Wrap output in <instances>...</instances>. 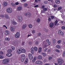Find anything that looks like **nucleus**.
I'll list each match as a JSON object with an SVG mask.
<instances>
[{
    "mask_svg": "<svg viewBox=\"0 0 65 65\" xmlns=\"http://www.w3.org/2000/svg\"><path fill=\"white\" fill-rule=\"evenodd\" d=\"M48 43V45H47ZM43 48L47 47V45H50L51 44V42L49 41V40L47 39L46 41H44L43 42Z\"/></svg>",
    "mask_w": 65,
    "mask_h": 65,
    "instance_id": "obj_1",
    "label": "nucleus"
},
{
    "mask_svg": "<svg viewBox=\"0 0 65 65\" xmlns=\"http://www.w3.org/2000/svg\"><path fill=\"white\" fill-rule=\"evenodd\" d=\"M9 60L8 59H5L3 60V64L6 65L9 63Z\"/></svg>",
    "mask_w": 65,
    "mask_h": 65,
    "instance_id": "obj_2",
    "label": "nucleus"
},
{
    "mask_svg": "<svg viewBox=\"0 0 65 65\" xmlns=\"http://www.w3.org/2000/svg\"><path fill=\"white\" fill-rule=\"evenodd\" d=\"M26 58V56L24 54H22L21 55V62H23L25 59V58Z\"/></svg>",
    "mask_w": 65,
    "mask_h": 65,
    "instance_id": "obj_3",
    "label": "nucleus"
},
{
    "mask_svg": "<svg viewBox=\"0 0 65 65\" xmlns=\"http://www.w3.org/2000/svg\"><path fill=\"white\" fill-rule=\"evenodd\" d=\"M7 12H8L9 13H10L12 12V9L11 8H9L7 9Z\"/></svg>",
    "mask_w": 65,
    "mask_h": 65,
    "instance_id": "obj_4",
    "label": "nucleus"
},
{
    "mask_svg": "<svg viewBox=\"0 0 65 65\" xmlns=\"http://www.w3.org/2000/svg\"><path fill=\"white\" fill-rule=\"evenodd\" d=\"M63 60H62V59H59L57 60L58 63L59 65H62V62Z\"/></svg>",
    "mask_w": 65,
    "mask_h": 65,
    "instance_id": "obj_5",
    "label": "nucleus"
},
{
    "mask_svg": "<svg viewBox=\"0 0 65 65\" xmlns=\"http://www.w3.org/2000/svg\"><path fill=\"white\" fill-rule=\"evenodd\" d=\"M18 20L19 22H20V23L22 22V20H23L22 17L21 16H19L18 18Z\"/></svg>",
    "mask_w": 65,
    "mask_h": 65,
    "instance_id": "obj_6",
    "label": "nucleus"
},
{
    "mask_svg": "<svg viewBox=\"0 0 65 65\" xmlns=\"http://www.w3.org/2000/svg\"><path fill=\"white\" fill-rule=\"evenodd\" d=\"M36 64H38L39 65H40V64L41 65V64H42V62L40 60H38L36 61Z\"/></svg>",
    "mask_w": 65,
    "mask_h": 65,
    "instance_id": "obj_7",
    "label": "nucleus"
},
{
    "mask_svg": "<svg viewBox=\"0 0 65 65\" xmlns=\"http://www.w3.org/2000/svg\"><path fill=\"white\" fill-rule=\"evenodd\" d=\"M20 35V33L19 32H17L16 34L15 35V37L17 38H19Z\"/></svg>",
    "mask_w": 65,
    "mask_h": 65,
    "instance_id": "obj_8",
    "label": "nucleus"
},
{
    "mask_svg": "<svg viewBox=\"0 0 65 65\" xmlns=\"http://www.w3.org/2000/svg\"><path fill=\"white\" fill-rule=\"evenodd\" d=\"M28 57L29 59H30V60H32V59H33V57L32 54H29Z\"/></svg>",
    "mask_w": 65,
    "mask_h": 65,
    "instance_id": "obj_9",
    "label": "nucleus"
},
{
    "mask_svg": "<svg viewBox=\"0 0 65 65\" xmlns=\"http://www.w3.org/2000/svg\"><path fill=\"white\" fill-rule=\"evenodd\" d=\"M5 34L6 35H8L10 34V32L8 30H6L5 32Z\"/></svg>",
    "mask_w": 65,
    "mask_h": 65,
    "instance_id": "obj_10",
    "label": "nucleus"
},
{
    "mask_svg": "<svg viewBox=\"0 0 65 65\" xmlns=\"http://www.w3.org/2000/svg\"><path fill=\"white\" fill-rule=\"evenodd\" d=\"M54 23L53 22H51L49 24V27L51 28H52L53 27V26H54Z\"/></svg>",
    "mask_w": 65,
    "mask_h": 65,
    "instance_id": "obj_11",
    "label": "nucleus"
},
{
    "mask_svg": "<svg viewBox=\"0 0 65 65\" xmlns=\"http://www.w3.org/2000/svg\"><path fill=\"white\" fill-rule=\"evenodd\" d=\"M22 10V7L21 6H19L17 8V10L18 11H21Z\"/></svg>",
    "mask_w": 65,
    "mask_h": 65,
    "instance_id": "obj_12",
    "label": "nucleus"
},
{
    "mask_svg": "<svg viewBox=\"0 0 65 65\" xmlns=\"http://www.w3.org/2000/svg\"><path fill=\"white\" fill-rule=\"evenodd\" d=\"M31 53L32 54H34V47H32V48H31Z\"/></svg>",
    "mask_w": 65,
    "mask_h": 65,
    "instance_id": "obj_13",
    "label": "nucleus"
},
{
    "mask_svg": "<svg viewBox=\"0 0 65 65\" xmlns=\"http://www.w3.org/2000/svg\"><path fill=\"white\" fill-rule=\"evenodd\" d=\"M22 48L18 49L17 51V53L18 54H20L22 53Z\"/></svg>",
    "mask_w": 65,
    "mask_h": 65,
    "instance_id": "obj_14",
    "label": "nucleus"
},
{
    "mask_svg": "<svg viewBox=\"0 0 65 65\" xmlns=\"http://www.w3.org/2000/svg\"><path fill=\"white\" fill-rule=\"evenodd\" d=\"M42 48L41 47H39L38 50V52L39 53H40L41 52V51H42Z\"/></svg>",
    "mask_w": 65,
    "mask_h": 65,
    "instance_id": "obj_15",
    "label": "nucleus"
},
{
    "mask_svg": "<svg viewBox=\"0 0 65 65\" xmlns=\"http://www.w3.org/2000/svg\"><path fill=\"white\" fill-rule=\"evenodd\" d=\"M57 23H58V21L57 20H56L55 22V26H58V25H59V24H57Z\"/></svg>",
    "mask_w": 65,
    "mask_h": 65,
    "instance_id": "obj_16",
    "label": "nucleus"
},
{
    "mask_svg": "<svg viewBox=\"0 0 65 65\" xmlns=\"http://www.w3.org/2000/svg\"><path fill=\"white\" fill-rule=\"evenodd\" d=\"M3 5L4 7L7 6V3L6 2H4L3 3Z\"/></svg>",
    "mask_w": 65,
    "mask_h": 65,
    "instance_id": "obj_17",
    "label": "nucleus"
},
{
    "mask_svg": "<svg viewBox=\"0 0 65 65\" xmlns=\"http://www.w3.org/2000/svg\"><path fill=\"white\" fill-rule=\"evenodd\" d=\"M6 56H7L8 57H11V56H12V54L11 53H8L7 54H6Z\"/></svg>",
    "mask_w": 65,
    "mask_h": 65,
    "instance_id": "obj_18",
    "label": "nucleus"
},
{
    "mask_svg": "<svg viewBox=\"0 0 65 65\" xmlns=\"http://www.w3.org/2000/svg\"><path fill=\"white\" fill-rule=\"evenodd\" d=\"M55 2L56 4H59V3H60V1L59 0H56Z\"/></svg>",
    "mask_w": 65,
    "mask_h": 65,
    "instance_id": "obj_19",
    "label": "nucleus"
},
{
    "mask_svg": "<svg viewBox=\"0 0 65 65\" xmlns=\"http://www.w3.org/2000/svg\"><path fill=\"white\" fill-rule=\"evenodd\" d=\"M21 53H26V50L24 49H21Z\"/></svg>",
    "mask_w": 65,
    "mask_h": 65,
    "instance_id": "obj_20",
    "label": "nucleus"
},
{
    "mask_svg": "<svg viewBox=\"0 0 65 65\" xmlns=\"http://www.w3.org/2000/svg\"><path fill=\"white\" fill-rule=\"evenodd\" d=\"M12 24L14 25H15L17 24V22L14 21H13L12 22Z\"/></svg>",
    "mask_w": 65,
    "mask_h": 65,
    "instance_id": "obj_21",
    "label": "nucleus"
},
{
    "mask_svg": "<svg viewBox=\"0 0 65 65\" xmlns=\"http://www.w3.org/2000/svg\"><path fill=\"white\" fill-rule=\"evenodd\" d=\"M27 15H28V17H30L31 16V13L29 12L27 13V14L25 15H26V16H27Z\"/></svg>",
    "mask_w": 65,
    "mask_h": 65,
    "instance_id": "obj_22",
    "label": "nucleus"
},
{
    "mask_svg": "<svg viewBox=\"0 0 65 65\" xmlns=\"http://www.w3.org/2000/svg\"><path fill=\"white\" fill-rule=\"evenodd\" d=\"M10 28L11 31H12V32L14 31L15 30L14 28H13V27H11Z\"/></svg>",
    "mask_w": 65,
    "mask_h": 65,
    "instance_id": "obj_23",
    "label": "nucleus"
},
{
    "mask_svg": "<svg viewBox=\"0 0 65 65\" xmlns=\"http://www.w3.org/2000/svg\"><path fill=\"white\" fill-rule=\"evenodd\" d=\"M27 26V25H26L24 24V25H23V27H22V28L23 29H25L26 28V27Z\"/></svg>",
    "mask_w": 65,
    "mask_h": 65,
    "instance_id": "obj_24",
    "label": "nucleus"
},
{
    "mask_svg": "<svg viewBox=\"0 0 65 65\" xmlns=\"http://www.w3.org/2000/svg\"><path fill=\"white\" fill-rule=\"evenodd\" d=\"M28 62V59L26 58V59L25 61L24 62V64H27Z\"/></svg>",
    "mask_w": 65,
    "mask_h": 65,
    "instance_id": "obj_25",
    "label": "nucleus"
},
{
    "mask_svg": "<svg viewBox=\"0 0 65 65\" xmlns=\"http://www.w3.org/2000/svg\"><path fill=\"white\" fill-rule=\"evenodd\" d=\"M38 59H42V56L40 55H39L38 57Z\"/></svg>",
    "mask_w": 65,
    "mask_h": 65,
    "instance_id": "obj_26",
    "label": "nucleus"
},
{
    "mask_svg": "<svg viewBox=\"0 0 65 65\" xmlns=\"http://www.w3.org/2000/svg\"><path fill=\"white\" fill-rule=\"evenodd\" d=\"M40 19L38 18V19L36 21V23H39L40 22Z\"/></svg>",
    "mask_w": 65,
    "mask_h": 65,
    "instance_id": "obj_27",
    "label": "nucleus"
},
{
    "mask_svg": "<svg viewBox=\"0 0 65 65\" xmlns=\"http://www.w3.org/2000/svg\"><path fill=\"white\" fill-rule=\"evenodd\" d=\"M5 39L6 40V41H10V38H5Z\"/></svg>",
    "mask_w": 65,
    "mask_h": 65,
    "instance_id": "obj_28",
    "label": "nucleus"
},
{
    "mask_svg": "<svg viewBox=\"0 0 65 65\" xmlns=\"http://www.w3.org/2000/svg\"><path fill=\"white\" fill-rule=\"evenodd\" d=\"M41 55H42L44 57H45L46 56V54L45 53H41Z\"/></svg>",
    "mask_w": 65,
    "mask_h": 65,
    "instance_id": "obj_29",
    "label": "nucleus"
},
{
    "mask_svg": "<svg viewBox=\"0 0 65 65\" xmlns=\"http://www.w3.org/2000/svg\"><path fill=\"white\" fill-rule=\"evenodd\" d=\"M11 48L12 50L13 51H14L15 50V47L13 46H12L11 47Z\"/></svg>",
    "mask_w": 65,
    "mask_h": 65,
    "instance_id": "obj_30",
    "label": "nucleus"
},
{
    "mask_svg": "<svg viewBox=\"0 0 65 65\" xmlns=\"http://www.w3.org/2000/svg\"><path fill=\"white\" fill-rule=\"evenodd\" d=\"M56 47L57 48H58V49L60 48H61V46H60L59 45H57L56 46Z\"/></svg>",
    "mask_w": 65,
    "mask_h": 65,
    "instance_id": "obj_31",
    "label": "nucleus"
},
{
    "mask_svg": "<svg viewBox=\"0 0 65 65\" xmlns=\"http://www.w3.org/2000/svg\"><path fill=\"white\" fill-rule=\"evenodd\" d=\"M34 49L35 51H37V50H38V49L37 47H35L34 48Z\"/></svg>",
    "mask_w": 65,
    "mask_h": 65,
    "instance_id": "obj_32",
    "label": "nucleus"
},
{
    "mask_svg": "<svg viewBox=\"0 0 65 65\" xmlns=\"http://www.w3.org/2000/svg\"><path fill=\"white\" fill-rule=\"evenodd\" d=\"M32 25L31 24H29L28 25V27L29 28H32Z\"/></svg>",
    "mask_w": 65,
    "mask_h": 65,
    "instance_id": "obj_33",
    "label": "nucleus"
},
{
    "mask_svg": "<svg viewBox=\"0 0 65 65\" xmlns=\"http://www.w3.org/2000/svg\"><path fill=\"white\" fill-rule=\"evenodd\" d=\"M48 23H49L50 22V21H51V18H50V17H48Z\"/></svg>",
    "mask_w": 65,
    "mask_h": 65,
    "instance_id": "obj_34",
    "label": "nucleus"
},
{
    "mask_svg": "<svg viewBox=\"0 0 65 65\" xmlns=\"http://www.w3.org/2000/svg\"><path fill=\"white\" fill-rule=\"evenodd\" d=\"M41 35V34L40 33H38L37 34V36L38 37H39V36H40Z\"/></svg>",
    "mask_w": 65,
    "mask_h": 65,
    "instance_id": "obj_35",
    "label": "nucleus"
},
{
    "mask_svg": "<svg viewBox=\"0 0 65 65\" xmlns=\"http://www.w3.org/2000/svg\"><path fill=\"white\" fill-rule=\"evenodd\" d=\"M8 53H11V49H9L8 51Z\"/></svg>",
    "mask_w": 65,
    "mask_h": 65,
    "instance_id": "obj_36",
    "label": "nucleus"
},
{
    "mask_svg": "<svg viewBox=\"0 0 65 65\" xmlns=\"http://www.w3.org/2000/svg\"><path fill=\"white\" fill-rule=\"evenodd\" d=\"M53 43L54 44L56 43V40L55 39H53Z\"/></svg>",
    "mask_w": 65,
    "mask_h": 65,
    "instance_id": "obj_37",
    "label": "nucleus"
},
{
    "mask_svg": "<svg viewBox=\"0 0 65 65\" xmlns=\"http://www.w3.org/2000/svg\"><path fill=\"white\" fill-rule=\"evenodd\" d=\"M5 17L6 19H9V16L8 15H5Z\"/></svg>",
    "mask_w": 65,
    "mask_h": 65,
    "instance_id": "obj_38",
    "label": "nucleus"
},
{
    "mask_svg": "<svg viewBox=\"0 0 65 65\" xmlns=\"http://www.w3.org/2000/svg\"><path fill=\"white\" fill-rule=\"evenodd\" d=\"M43 10V11H46L47 10V8H44L42 9Z\"/></svg>",
    "mask_w": 65,
    "mask_h": 65,
    "instance_id": "obj_39",
    "label": "nucleus"
},
{
    "mask_svg": "<svg viewBox=\"0 0 65 65\" xmlns=\"http://www.w3.org/2000/svg\"><path fill=\"white\" fill-rule=\"evenodd\" d=\"M44 31L45 32H48V29H44Z\"/></svg>",
    "mask_w": 65,
    "mask_h": 65,
    "instance_id": "obj_40",
    "label": "nucleus"
},
{
    "mask_svg": "<svg viewBox=\"0 0 65 65\" xmlns=\"http://www.w3.org/2000/svg\"><path fill=\"white\" fill-rule=\"evenodd\" d=\"M11 5L13 6V7L14 6V5H15V4L13 3H12L11 4Z\"/></svg>",
    "mask_w": 65,
    "mask_h": 65,
    "instance_id": "obj_41",
    "label": "nucleus"
},
{
    "mask_svg": "<svg viewBox=\"0 0 65 65\" xmlns=\"http://www.w3.org/2000/svg\"><path fill=\"white\" fill-rule=\"evenodd\" d=\"M28 4L27 3H25L24 4V7H27L28 6Z\"/></svg>",
    "mask_w": 65,
    "mask_h": 65,
    "instance_id": "obj_42",
    "label": "nucleus"
},
{
    "mask_svg": "<svg viewBox=\"0 0 65 65\" xmlns=\"http://www.w3.org/2000/svg\"><path fill=\"white\" fill-rule=\"evenodd\" d=\"M4 58L3 56L1 55H0V59H3Z\"/></svg>",
    "mask_w": 65,
    "mask_h": 65,
    "instance_id": "obj_43",
    "label": "nucleus"
},
{
    "mask_svg": "<svg viewBox=\"0 0 65 65\" xmlns=\"http://www.w3.org/2000/svg\"><path fill=\"white\" fill-rule=\"evenodd\" d=\"M61 40H59L57 41V43L58 44L61 43Z\"/></svg>",
    "mask_w": 65,
    "mask_h": 65,
    "instance_id": "obj_44",
    "label": "nucleus"
},
{
    "mask_svg": "<svg viewBox=\"0 0 65 65\" xmlns=\"http://www.w3.org/2000/svg\"><path fill=\"white\" fill-rule=\"evenodd\" d=\"M60 34V35H62V36H63V35H64V33H63V32L61 31L60 34Z\"/></svg>",
    "mask_w": 65,
    "mask_h": 65,
    "instance_id": "obj_45",
    "label": "nucleus"
},
{
    "mask_svg": "<svg viewBox=\"0 0 65 65\" xmlns=\"http://www.w3.org/2000/svg\"><path fill=\"white\" fill-rule=\"evenodd\" d=\"M63 13H62L61 15V17L62 18H64L65 17V15H64Z\"/></svg>",
    "mask_w": 65,
    "mask_h": 65,
    "instance_id": "obj_46",
    "label": "nucleus"
},
{
    "mask_svg": "<svg viewBox=\"0 0 65 65\" xmlns=\"http://www.w3.org/2000/svg\"><path fill=\"white\" fill-rule=\"evenodd\" d=\"M32 32L33 34H34L35 33V30H33L32 31Z\"/></svg>",
    "mask_w": 65,
    "mask_h": 65,
    "instance_id": "obj_47",
    "label": "nucleus"
},
{
    "mask_svg": "<svg viewBox=\"0 0 65 65\" xmlns=\"http://www.w3.org/2000/svg\"><path fill=\"white\" fill-rule=\"evenodd\" d=\"M15 4L16 5H19V3L18 2H16L15 3Z\"/></svg>",
    "mask_w": 65,
    "mask_h": 65,
    "instance_id": "obj_48",
    "label": "nucleus"
},
{
    "mask_svg": "<svg viewBox=\"0 0 65 65\" xmlns=\"http://www.w3.org/2000/svg\"><path fill=\"white\" fill-rule=\"evenodd\" d=\"M52 58H53L52 57H49L48 59L49 60H52Z\"/></svg>",
    "mask_w": 65,
    "mask_h": 65,
    "instance_id": "obj_49",
    "label": "nucleus"
},
{
    "mask_svg": "<svg viewBox=\"0 0 65 65\" xmlns=\"http://www.w3.org/2000/svg\"><path fill=\"white\" fill-rule=\"evenodd\" d=\"M63 55L64 57V58H65V52H64L63 53Z\"/></svg>",
    "mask_w": 65,
    "mask_h": 65,
    "instance_id": "obj_50",
    "label": "nucleus"
},
{
    "mask_svg": "<svg viewBox=\"0 0 65 65\" xmlns=\"http://www.w3.org/2000/svg\"><path fill=\"white\" fill-rule=\"evenodd\" d=\"M62 29L63 30H65V26H62L61 27Z\"/></svg>",
    "mask_w": 65,
    "mask_h": 65,
    "instance_id": "obj_51",
    "label": "nucleus"
},
{
    "mask_svg": "<svg viewBox=\"0 0 65 65\" xmlns=\"http://www.w3.org/2000/svg\"><path fill=\"white\" fill-rule=\"evenodd\" d=\"M51 18L52 19H53L54 18H55V16H52L51 17Z\"/></svg>",
    "mask_w": 65,
    "mask_h": 65,
    "instance_id": "obj_52",
    "label": "nucleus"
},
{
    "mask_svg": "<svg viewBox=\"0 0 65 65\" xmlns=\"http://www.w3.org/2000/svg\"><path fill=\"white\" fill-rule=\"evenodd\" d=\"M61 32L62 31H61V30H59L58 31V34H61Z\"/></svg>",
    "mask_w": 65,
    "mask_h": 65,
    "instance_id": "obj_53",
    "label": "nucleus"
},
{
    "mask_svg": "<svg viewBox=\"0 0 65 65\" xmlns=\"http://www.w3.org/2000/svg\"><path fill=\"white\" fill-rule=\"evenodd\" d=\"M38 41H37L35 43V44H36V45H37L38 44Z\"/></svg>",
    "mask_w": 65,
    "mask_h": 65,
    "instance_id": "obj_54",
    "label": "nucleus"
},
{
    "mask_svg": "<svg viewBox=\"0 0 65 65\" xmlns=\"http://www.w3.org/2000/svg\"><path fill=\"white\" fill-rule=\"evenodd\" d=\"M56 52H58V53H60V51H59V50L58 49H56Z\"/></svg>",
    "mask_w": 65,
    "mask_h": 65,
    "instance_id": "obj_55",
    "label": "nucleus"
},
{
    "mask_svg": "<svg viewBox=\"0 0 65 65\" xmlns=\"http://www.w3.org/2000/svg\"><path fill=\"white\" fill-rule=\"evenodd\" d=\"M0 54H1V55H3L4 54V53L2 52H0Z\"/></svg>",
    "mask_w": 65,
    "mask_h": 65,
    "instance_id": "obj_56",
    "label": "nucleus"
},
{
    "mask_svg": "<svg viewBox=\"0 0 65 65\" xmlns=\"http://www.w3.org/2000/svg\"><path fill=\"white\" fill-rule=\"evenodd\" d=\"M61 9H62V7H59L58 8V10H60Z\"/></svg>",
    "mask_w": 65,
    "mask_h": 65,
    "instance_id": "obj_57",
    "label": "nucleus"
},
{
    "mask_svg": "<svg viewBox=\"0 0 65 65\" xmlns=\"http://www.w3.org/2000/svg\"><path fill=\"white\" fill-rule=\"evenodd\" d=\"M51 49H49L47 51V52L48 53H49V52H51Z\"/></svg>",
    "mask_w": 65,
    "mask_h": 65,
    "instance_id": "obj_58",
    "label": "nucleus"
},
{
    "mask_svg": "<svg viewBox=\"0 0 65 65\" xmlns=\"http://www.w3.org/2000/svg\"><path fill=\"white\" fill-rule=\"evenodd\" d=\"M47 48H45V49L44 50V52H46V51H47Z\"/></svg>",
    "mask_w": 65,
    "mask_h": 65,
    "instance_id": "obj_59",
    "label": "nucleus"
},
{
    "mask_svg": "<svg viewBox=\"0 0 65 65\" xmlns=\"http://www.w3.org/2000/svg\"><path fill=\"white\" fill-rule=\"evenodd\" d=\"M3 27H5V28H6V29H7V27H6V25H4L3 26Z\"/></svg>",
    "mask_w": 65,
    "mask_h": 65,
    "instance_id": "obj_60",
    "label": "nucleus"
},
{
    "mask_svg": "<svg viewBox=\"0 0 65 65\" xmlns=\"http://www.w3.org/2000/svg\"><path fill=\"white\" fill-rule=\"evenodd\" d=\"M35 60L34 59L32 60V62L33 63L35 62Z\"/></svg>",
    "mask_w": 65,
    "mask_h": 65,
    "instance_id": "obj_61",
    "label": "nucleus"
},
{
    "mask_svg": "<svg viewBox=\"0 0 65 65\" xmlns=\"http://www.w3.org/2000/svg\"><path fill=\"white\" fill-rule=\"evenodd\" d=\"M37 7H38V5H35L34 6V7H35V8Z\"/></svg>",
    "mask_w": 65,
    "mask_h": 65,
    "instance_id": "obj_62",
    "label": "nucleus"
},
{
    "mask_svg": "<svg viewBox=\"0 0 65 65\" xmlns=\"http://www.w3.org/2000/svg\"><path fill=\"white\" fill-rule=\"evenodd\" d=\"M54 7H57V6L56 5H54Z\"/></svg>",
    "mask_w": 65,
    "mask_h": 65,
    "instance_id": "obj_63",
    "label": "nucleus"
},
{
    "mask_svg": "<svg viewBox=\"0 0 65 65\" xmlns=\"http://www.w3.org/2000/svg\"><path fill=\"white\" fill-rule=\"evenodd\" d=\"M25 44V42H22V44L23 45H24V44Z\"/></svg>",
    "mask_w": 65,
    "mask_h": 65,
    "instance_id": "obj_64",
    "label": "nucleus"
}]
</instances>
